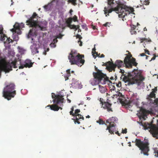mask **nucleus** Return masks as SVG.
<instances>
[{"label":"nucleus","instance_id":"obj_33","mask_svg":"<svg viewBox=\"0 0 158 158\" xmlns=\"http://www.w3.org/2000/svg\"><path fill=\"white\" fill-rule=\"evenodd\" d=\"M63 36V35L60 34L59 35L56 36V38H57L61 39Z\"/></svg>","mask_w":158,"mask_h":158},{"label":"nucleus","instance_id":"obj_27","mask_svg":"<svg viewBox=\"0 0 158 158\" xmlns=\"http://www.w3.org/2000/svg\"><path fill=\"white\" fill-rule=\"evenodd\" d=\"M108 63L109 65L110 66V68L109 69V71L110 72H111L112 70H113L114 71H115V68H113L111 66V64H112V63H111L109 61L108 62Z\"/></svg>","mask_w":158,"mask_h":158},{"label":"nucleus","instance_id":"obj_2","mask_svg":"<svg viewBox=\"0 0 158 158\" xmlns=\"http://www.w3.org/2000/svg\"><path fill=\"white\" fill-rule=\"evenodd\" d=\"M2 61L0 62V72L3 71L6 73H8L10 71L12 70V68L13 66L14 68H16V65L18 64V62H19L21 65L19 66V69H23L24 67H28L29 68L32 66L33 63L29 60H26L24 62V64L22 65L21 64L20 60H16L14 62H12L10 63V62L8 63H2ZM19 65V64H18Z\"/></svg>","mask_w":158,"mask_h":158},{"label":"nucleus","instance_id":"obj_7","mask_svg":"<svg viewBox=\"0 0 158 158\" xmlns=\"http://www.w3.org/2000/svg\"><path fill=\"white\" fill-rule=\"evenodd\" d=\"M15 85L13 84H10L7 85L4 89L3 92V96L8 100L14 97L16 94V91L14 90Z\"/></svg>","mask_w":158,"mask_h":158},{"label":"nucleus","instance_id":"obj_59","mask_svg":"<svg viewBox=\"0 0 158 158\" xmlns=\"http://www.w3.org/2000/svg\"><path fill=\"white\" fill-rule=\"evenodd\" d=\"M80 42V44L79 45L80 46H81L82 45V42L81 41Z\"/></svg>","mask_w":158,"mask_h":158},{"label":"nucleus","instance_id":"obj_50","mask_svg":"<svg viewBox=\"0 0 158 158\" xmlns=\"http://www.w3.org/2000/svg\"><path fill=\"white\" fill-rule=\"evenodd\" d=\"M140 55L141 56H146V55L144 53H142L140 54Z\"/></svg>","mask_w":158,"mask_h":158},{"label":"nucleus","instance_id":"obj_44","mask_svg":"<svg viewBox=\"0 0 158 158\" xmlns=\"http://www.w3.org/2000/svg\"><path fill=\"white\" fill-rule=\"evenodd\" d=\"M80 112V110L77 109V110H75V113L76 114H77L79 112Z\"/></svg>","mask_w":158,"mask_h":158},{"label":"nucleus","instance_id":"obj_37","mask_svg":"<svg viewBox=\"0 0 158 158\" xmlns=\"http://www.w3.org/2000/svg\"><path fill=\"white\" fill-rule=\"evenodd\" d=\"M73 19V20L74 21H77V17L76 15H74L73 18V19L72 18V19Z\"/></svg>","mask_w":158,"mask_h":158},{"label":"nucleus","instance_id":"obj_3","mask_svg":"<svg viewBox=\"0 0 158 158\" xmlns=\"http://www.w3.org/2000/svg\"><path fill=\"white\" fill-rule=\"evenodd\" d=\"M94 78L90 80V83L93 85H95L101 83L105 84L106 81H108V78L106 74L98 70L97 73H94Z\"/></svg>","mask_w":158,"mask_h":158},{"label":"nucleus","instance_id":"obj_23","mask_svg":"<svg viewBox=\"0 0 158 158\" xmlns=\"http://www.w3.org/2000/svg\"><path fill=\"white\" fill-rule=\"evenodd\" d=\"M24 24L23 23H16L15 24V27H19L20 29H22V28L24 27Z\"/></svg>","mask_w":158,"mask_h":158},{"label":"nucleus","instance_id":"obj_6","mask_svg":"<svg viewBox=\"0 0 158 158\" xmlns=\"http://www.w3.org/2000/svg\"><path fill=\"white\" fill-rule=\"evenodd\" d=\"M114 10L116 13L119 14L118 16L119 18H124L126 15L129 14L130 13H132L135 14L133 12L134 10L133 8H129L125 6H123L120 4H119V6L115 8Z\"/></svg>","mask_w":158,"mask_h":158},{"label":"nucleus","instance_id":"obj_30","mask_svg":"<svg viewBox=\"0 0 158 158\" xmlns=\"http://www.w3.org/2000/svg\"><path fill=\"white\" fill-rule=\"evenodd\" d=\"M69 1L73 4V5L75 6L77 5V3H76V0H69Z\"/></svg>","mask_w":158,"mask_h":158},{"label":"nucleus","instance_id":"obj_39","mask_svg":"<svg viewBox=\"0 0 158 158\" xmlns=\"http://www.w3.org/2000/svg\"><path fill=\"white\" fill-rule=\"evenodd\" d=\"M154 153L157 154L156 157H158V150H155Z\"/></svg>","mask_w":158,"mask_h":158},{"label":"nucleus","instance_id":"obj_8","mask_svg":"<svg viewBox=\"0 0 158 158\" xmlns=\"http://www.w3.org/2000/svg\"><path fill=\"white\" fill-rule=\"evenodd\" d=\"M68 57L71 64H76L81 66L84 63V60L82 59L79 54L76 55L70 53Z\"/></svg>","mask_w":158,"mask_h":158},{"label":"nucleus","instance_id":"obj_14","mask_svg":"<svg viewBox=\"0 0 158 158\" xmlns=\"http://www.w3.org/2000/svg\"><path fill=\"white\" fill-rule=\"evenodd\" d=\"M135 59L133 58L132 61H131L127 56L125 57L124 60V63L127 68H132V64L135 66H136L137 65V63L135 62Z\"/></svg>","mask_w":158,"mask_h":158},{"label":"nucleus","instance_id":"obj_46","mask_svg":"<svg viewBox=\"0 0 158 158\" xmlns=\"http://www.w3.org/2000/svg\"><path fill=\"white\" fill-rule=\"evenodd\" d=\"M57 38H56V39H55L53 40V41L54 43H56L57 42Z\"/></svg>","mask_w":158,"mask_h":158},{"label":"nucleus","instance_id":"obj_55","mask_svg":"<svg viewBox=\"0 0 158 158\" xmlns=\"http://www.w3.org/2000/svg\"><path fill=\"white\" fill-rule=\"evenodd\" d=\"M115 133L116 134H117L118 135H119V136H120V135H121V134H119L118 132V131H117L116 132H115Z\"/></svg>","mask_w":158,"mask_h":158},{"label":"nucleus","instance_id":"obj_31","mask_svg":"<svg viewBox=\"0 0 158 158\" xmlns=\"http://www.w3.org/2000/svg\"><path fill=\"white\" fill-rule=\"evenodd\" d=\"M97 122L98 123H99L100 124H104V122L101 119H99V120L97 121Z\"/></svg>","mask_w":158,"mask_h":158},{"label":"nucleus","instance_id":"obj_60","mask_svg":"<svg viewBox=\"0 0 158 158\" xmlns=\"http://www.w3.org/2000/svg\"><path fill=\"white\" fill-rule=\"evenodd\" d=\"M95 69H96V71H97V72L96 73H98V70L100 71L99 70H98L97 68H95Z\"/></svg>","mask_w":158,"mask_h":158},{"label":"nucleus","instance_id":"obj_17","mask_svg":"<svg viewBox=\"0 0 158 158\" xmlns=\"http://www.w3.org/2000/svg\"><path fill=\"white\" fill-rule=\"evenodd\" d=\"M155 94L152 91L150 94L148 96L147 99L148 100L150 103H154Z\"/></svg>","mask_w":158,"mask_h":158},{"label":"nucleus","instance_id":"obj_52","mask_svg":"<svg viewBox=\"0 0 158 158\" xmlns=\"http://www.w3.org/2000/svg\"><path fill=\"white\" fill-rule=\"evenodd\" d=\"M120 72H121L123 74L124 73V70H122L120 69Z\"/></svg>","mask_w":158,"mask_h":158},{"label":"nucleus","instance_id":"obj_28","mask_svg":"<svg viewBox=\"0 0 158 158\" xmlns=\"http://www.w3.org/2000/svg\"><path fill=\"white\" fill-rule=\"evenodd\" d=\"M95 45H94V48L92 49V53H93V55L94 57V54H96L97 55H98V54L97 52H95L96 49L95 48Z\"/></svg>","mask_w":158,"mask_h":158},{"label":"nucleus","instance_id":"obj_12","mask_svg":"<svg viewBox=\"0 0 158 158\" xmlns=\"http://www.w3.org/2000/svg\"><path fill=\"white\" fill-rule=\"evenodd\" d=\"M117 118L114 117H112L107 120L106 121V123H109V125L108 126L106 130H108L109 131V132L112 134L114 132V127H115L116 125L115 124V123H116L117 120Z\"/></svg>","mask_w":158,"mask_h":158},{"label":"nucleus","instance_id":"obj_22","mask_svg":"<svg viewBox=\"0 0 158 158\" xmlns=\"http://www.w3.org/2000/svg\"><path fill=\"white\" fill-rule=\"evenodd\" d=\"M52 4L51 3L48 4L47 5L44 6V7L45 10V11H47L50 10L51 8Z\"/></svg>","mask_w":158,"mask_h":158},{"label":"nucleus","instance_id":"obj_36","mask_svg":"<svg viewBox=\"0 0 158 158\" xmlns=\"http://www.w3.org/2000/svg\"><path fill=\"white\" fill-rule=\"evenodd\" d=\"M121 95V94L120 93H117V94H115V95H113L114 97H115L117 98V96H120V95Z\"/></svg>","mask_w":158,"mask_h":158},{"label":"nucleus","instance_id":"obj_29","mask_svg":"<svg viewBox=\"0 0 158 158\" xmlns=\"http://www.w3.org/2000/svg\"><path fill=\"white\" fill-rule=\"evenodd\" d=\"M118 6H119V4H118V5H117V6L115 8H112L111 10H110L108 11V13H110L112 11H115V10H114V9H115V8L117 7Z\"/></svg>","mask_w":158,"mask_h":158},{"label":"nucleus","instance_id":"obj_42","mask_svg":"<svg viewBox=\"0 0 158 158\" xmlns=\"http://www.w3.org/2000/svg\"><path fill=\"white\" fill-rule=\"evenodd\" d=\"M135 27L134 25H131V30H134L135 28Z\"/></svg>","mask_w":158,"mask_h":158},{"label":"nucleus","instance_id":"obj_43","mask_svg":"<svg viewBox=\"0 0 158 158\" xmlns=\"http://www.w3.org/2000/svg\"><path fill=\"white\" fill-rule=\"evenodd\" d=\"M113 0H110L109 1L108 4L110 5L111 3H113Z\"/></svg>","mask_w":158,"mask_h":158},{"label":"nucleus","instance_id":"obj_24","mask_svg":"<svg viewBox=\"0 0 158 158\" xmlns=\"http://www.w3.org/2000/svg\"><path fill=\"white\" fill-rule=\"evenodd\" d=\"M99 89L101 93H105L106 92V89L105 87L101 86L100 85H99Z\"/></svg>","mask_w":158,"mask_h":158},{"label":"nucleus","instance_id":"obj_56","mask_svg":"<svg viewBox=\"0 0 158 158\" xmlns=\"http://www.w3.org/2000/svg\"><path fill=\"white\" fill-rule=\"evenodd\" d=\"M8 53L12 55V56L14 54L13 52V51L11 52L10 53H9V52H8Z\"/></svg>","mask_w":158,"mask_h":158},{"label":"nucleus","instance_id":"obj_41","mask_svg":"<svg viewBox=\"0 0 158 158\" xmlns=\"http://www.w3.org/2000/svg\"><path fill=\"white\" fill-rule=\"evenodd\" d=\"M76 37L77 38H79L80 40L82 38L81 36L79 35H77L76 36Z\"/></svg>","mask_w":158,"mask_h":158},{"label":"nucleus","instance_id":"obj_18","mask_svg":"<svg viewBox=\"0 0 158 158\" xmlns=\"http://www.w3.org/2000/svg\"><path fill=\"white\" fill-rule=\"evenodd\" d=\"M139 103L138 99L137 98H133L129 102L130 106H132L133 105H135L136 106L139 107Z\"/></svg>","mask_w":158,"mask_h":158},{"label":"nucleus","instance_id":"obj_5","mask_svg":"<svg viewBox=\"0 0 158 158\" xmlns=\"http://www.w3.org/2000/svg\"><path fill=\"white\" fill-rule=\"evenodd\" d=\"M135 145L141 150V153L143 152L144 155H148L149 149L148 139H144L143 141H142L140 139H135Z\"/></svg>","mask_w":158,"mask_h":158},{"label":"nucleus","instance_id":"obj_21","mask_svg":"<svg viewBox=\"0 0 158 158\" xmlns=\"http://www.w3.org/2000/svg\"><path fill=\"white\" fill-rule=\"evenodd\" d=\"M13 27L14 28L10 29V31L13 32H15V33L17 34H21L22 32L20 30V29L19 27H15V25L13 26Z\"/></svg>","mask_w":158,"mask_h":158},{"label":"nucleus","instance_id":"obj_10","mask_svg":"<svg viewBox=\"0 0 158 158\" xmlns=\"http://www.w3.org/2000/svg\"><path fill=\"white\" fill-rule=\"evenodd\" d=\"M36 13L34 12L32 16L27 21V24L29 25L32 28H35L39 23L38 19H40Z\"/></svg>","mask_w":158,"mask_h":158},{"label":"nucleus","instance_id":"obj_25","mask_svg":"<svg viewBox=\"0 0 158 158\" xmlns=\"http://www.w3.org/2000/svg\"><path fill=\"white\" fill-rule=\"evenodd\" d=\"M18 48L19 49V52L21 54H23L24 53L25 51V50L24 49L22 48H21L19 46L18 47Z\"/></svg>","mask_w":158,"mask_h":158},{"label":"nucleus","instance_id":"obj_51","mask_svg":"<svg viewBox=\"0 0 158 158\" xmlns=\"http://www.w3.org/2000/svg\"><path fill=\"white\" fill-rule=\"evenodd\" d=\"M77 29H78V31H81V30L79 28L80 26L79 25H77Z\"/></svg>","mask_w":158,"mask_h":158},{"label":"nucleus","instance_id":"obj_15","mask_svg":"<svg viewBox=\"0 0 158 158\" xmlns=\"http://www.w3.org/2000/svg\"><path fill=\"white\" fill-rule=\"evenodd\" d=\"M34 39H33V40H32L31 43H33V44L31 46L30 48L31 50L32 53L33 55H34L39 52L38 49L39 48V46L34 43Z\"/></svg>","mask_w":158,"mask_h":158},{"label":"nucleus","instance_id":"obj_20","mask_svg":"<svg viewBox=\"0 0 158 158\" xmlns=\"http://www.w3.org/2000/svg\"><path fill=\"white\" fill-rule=\"evenodd\" d=\"M12 42V40L9 38H7L6 41L4 42V45L6 49H10L11 45L10 43Z\"/></svg>","mask_w":158,"mask_h":158},{"label":"nucleus","instance_id":"obj_9","mask_svg":"<svg viewBox=\"0 0 158 158\" xmlns=\"http://www.w3.org/2000/svg\"><path fill=\"white\" fill-rule=\"evenodd\" d=\"M157 125L155 124H149L147 123L144 126V129H149V131L152 134L154 137L158 138V120H157Z\"/></svg>","mask_w":158,"mask_h":158},{"label":"nucleus","instance_id":"obj_19","mask_svg":"<svg viewBox=\"0 0 158 158\" xmlns=\"http://www.w3.org/2000/svg\"><path fill=\"white\" fill-rule=\"evenodd\" d=\"M111 104L108 102H104V104H102V107L104 109H106L108 111H112V109L110 107Z\"/></svg>","mask_w":158,"mask_h":158},{"label":"nucleus","instance_id":"obj_38","mask_svg":"<svg viewBox=\"0 0 158 158\" xmlns=\"http://www.w3.org/2000/svg\"><path fill=\"white\" fill-rule=\"evenodd\" d=\"M3 28L1 27H0V34H3Z\"/></svg>","mask_w":158,"mask_h":158},{"label":"nucleus","instance_id":"obj_16","mask_svg":"<svg viewBox=\"0 0 158 158\" xmlns=\"http://www.w3.org/2000/svg\"><path fill=\"white\" fill-rule=\"evenodd\" d=\"M112 63V64H111V67L114 69L115 68L116 66H117L119 68L120 67L123 65L124 64H125L124 63H123L122 61L120 60H117L114 64L113 63Z\"/></svg>","mask_w":158,"mask_h":158},{"label":"nucleus","instance_id":"obj_32","mask_svg":"<svg viewBox=\"0 0 158 158\" xmlns=\"http://www.w3.org/2000/svg\"><path fill=\"white\" fill-rule=\"evenodd\" d=\"M77 116H78V118H77V117L76 118V120H78V119L79 118H81V114H78L77 115ZM82 119H84V118L82 117Z\"/></svg>","mask_w":158,"mask_h":158},{"label":"nucleus","instance_id":"obj_64","mask_svg":"<svg viewBox=\"0 0 158 158\" xmlns=\"http://www.w3.org/2000/svg\"><path fill=\"white\" fill-rule=\"evenodd\" d=\"M110 78L111 80L114 79V77H111Z\"/></svg>","mask_w":158,"mask_h":158},{"label":"nucleus","instance_id":"obj_1","mask_svg":"<svg viewBox=\"0 0 158 158\" xmlns=\"http://www.w3.org/2000/svg\"><path fill=\"white\" fill-rule=\"evenodd\" d=\"M140 70L134 69L132 72H128L126 76H122L121 78L127 85L136 84L138 85L143 83V80L144 78L141 75Z\"/></svg>","mask_w":158,"mask_h":158},{"label":"nucleus","instance_id":"obj_54","mask_svg":"<svg viewBox=\"0 0 158 158\" xmlns=\"http://www.w3.org/2000/svg\"><path fill=\"white\" fill-rule=\"evenodd\" d=\"M70 114L71 115H74V114H73V111L71 110V111H70Z\"/></svg>","mask_w":158,"mask_h":158},{"label":"nucleus","instance_id":"obj_34","mask_svg":"<svg viewBox=\"0 0 158 158\" xmlns=\"http://www.w3.org/2000/svg\"><path fill=\"white\" fill-rule=\"evenodd\" d=\"M147 115L146 114H143V116L142 117H140V119H141L142 118L145 120L146 119V117Z\"/></svg>","mask_w":158,"mask_h":158},{"label":"nucleus","instance_id":"obj_35","mask_svg":"<svg viewBox=\"0 0 158 158\" xmlns=\"http://www.w3.org/2000/svg\"><path fill=\"white\" fill-rule=\"evenodd\" d=\"M121 133H126L127 132V129L125 128L124 130L123 129Z\"/></svg>","mask_w":158,"mask_h":158},{"label":"nucleus","instance_id":"obj_45","mask_svg":"<svg viewBox=\"0 0 158 158\" xmlns=\"http://www.w3.org/2000/svg\"><path fill=\"white\" fill-rule=\"evenodd\" d=\"M154 103H156V104H158V99H157V98L155 99V101H154Z\"/></svg>","mask_w":158,"mask_h":158},{"label":"nucleus","instance_id":"obj_62","mask_svg":"<svg viewBox=\"0 0 158 158\" xmlns=\"http://www.w3.org/2000/svg\"><path fill=\"white\" fill-rule=\"evenodd\" d=\"M147 28H146V27H145L144 28V31H147Z\"/></svg>","mask_w":158,"mask_h":158},{"label":"nucleus","instance_id":"obj_53","mask_svg":"<svg viewBox=\"0 0 158 158\" xmlns=\"http://www.w3.org/2000/svg\"><path fill=\"white\" fill-rule=\"evenodd\" d=\"M91 27H92V28L93 29H94H94H96L95 26H94V25H92L91 26Z\"/></svg>","mask_w":158,"mask_h":158},{"label":"nucleus","instance_id":"obj_4","mask_svg":"<svg viewBox=\"0 0 158 158\" xmlns=\"http://www.w3.org/2000/svg\"><path fill=\"white\" fill-rule=\"evenodd\" d=\"M47 23L46 21L39 22L38 23L35 28H32L29 30L28 34H27V37L28 39L31 38V40H33V37H36L37 35V31L38 30H44L45 29L47 25Z\"/></svg>","mask_w":158,"mask_h":158},{"label":"nucleus","instance_id":"obj_26","mask_svg":"<svg viewBox=\"0 0 158 158\" xmlns=\"http://www.w3.org/2000/svg\"><path fill=\"white\" fill-rule=\"evenodd\" d=\"M13 38L14 40L17 41L19 40V37L17 34L14 33L13 34Z\"/></svg>","mask_w":158,"mask_h":158},{"label":"nucleus","instance_id":"obj_63","mask_svg":"<svg viewBox=\"0 0 158 158\" xmlns=\"http://www.w3.org/2000/svg\"><path fill=\"white\" fill-rule=\"evenodd\" d=\"M73 11V10H70V13H71Z\"/></svg>","mask_w":158,"mask_h":158},{"label":"nucleus","instance_id":"obj_47","mask_svg":"<svg viewBox=\"0 0 158 158\" xmlns=\"http://www.w3.org/2000/svg\"><path fill=\"white\" fill-rule=\"evenodd\" d=\"M145 52L148 55H150L149 52L148 50H145Z\"/></svg>","mask_w":158,"mask_h":158},{"label":"nucleus","instance_id":"obj_13","mask_svg":"<svg viewBox=\"0 0 158 158\" xmlns=\"http://www.w3.org/2000/svg\"><path fill=\"white\" fill-rule=\"evenodd\" d=\"M72 18H69L68 20H65V21L64 22V24H60V27L62 28H64L65 27L67 26L71 29H75V30H77V26L75 25H71L70 23H72Z\"/></svg>","mask_w":158,"mask_h":158},{"label":"nucleus","instance_id":"obj_11","mask_svg":"<svg viewBox=\"0 0 158 158\" xmlns=\"http://www.w3.org/2000/svg\"><path fill=\"white\" fill-rule=\"evenodd\" d=\"M56 100L54 99L52 101V102H53V103H56V104L54 105H49L48 106H50L51 109L52 110L55 111H58L60 108L61 109H62V108L61 107H59L57 106V105L59 104L60 103H63L64 98H62V96H60L59 95H58L56 97Z\"/></svg>","mask_w":158,"mask_h":158},{"label":"nucleus","instance_id":"obj_40","mask_svg":"<svg viewBox=\"0 0 158 158\" xmlns=\"http://www.w3.org/2000/svg\"><path fill=\"white\" fill-rule=\"evenodd\" d=\"M131 34H135L136 33V32L135 31H134V30H131Z\"/></svg>","mask_w":158,"mask_h":158},{"label":"nucleus","instance_id":"obj_61","mask_svg":"<svg viewBox=\"0 0 158 158\" xmlns=\"http://www.w3.org/2000/svg\"><path fill=\"white\" fill-rule=\"evenodd\" d=\"M104 57V55L103 54H102L101 57Z\"/></svg>","mask_w":158,"mask_h":158},{"label":"nucleus","instance_id":"obj_49","mask_svg":"<svg viewBox=\"0 0 158 158\" xmlns=\"http://www.w3.org/2000/svg\"><path fill=\"white\" fill-rule=\"evenodd\" d=\"M156 57V56H154L152 58V59H151V60H155Z\"/></svg>","mask_w":158,"mask_h":158},{"label":"nucleus","instance_id":"obj_57","mask_svg":"<svg viewBox=\"0 0 158 158\" xmlns=\"http://www.w3.org/2000/svg\"><path fill=\"white\" fill-rule=\"evenodd\" d=\"M67 72L68 73L70 74V70H67Z\"/></svg>","mask_w":158,"mask_h":158},{"label":"nucleus","instance_id":"obj_48","mask_svg":"<svg viewBox=\"0 0 158 158\" xmlns=\"http://www.w3.org/2000/svg\"><path fill=\"white\" fill-rule=\"evenodd\" d=\"M110 23L109 22H107L105 24H103V26L105 27H106Z\"/></svg>","mask_w":158,"mask_h":158},{"label":"nucleus","instance_id":"obj_58","mask_svg":"<svg viewBox=\"0 0 158 158\" xmlns=\"http://www.w3.org/2000/svg\"><path fill=\"white\" fill-rule=\"evenodd\" d=\"M46 51L45 50V51L44 52H43V54L45 55H46Z\"/></svg>","mask_w":158,"mask_h":158}]
</instances>
